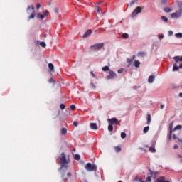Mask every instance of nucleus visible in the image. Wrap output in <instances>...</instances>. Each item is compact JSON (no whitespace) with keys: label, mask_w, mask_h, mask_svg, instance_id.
<instances>
[{"label":"nucleus","mask_w":182,"mask_h":182,"mask_svg":"<svg viewBox=\"0 0 182 182\" xmlns=\"http://www.w3.org/2000/svg\"><path fill=\"white\" fill-rule=\"evenodd\" d=\"M69 163H70V160L66 159V154L65 152H62L60 162V168H68V167H69Z\"/></svg>","instance_id":"f257e3e1"},{"label":"nucleus","mask_w":182,"mask_h":182,"mask_svg":"<svg viewBox=\"0 0 182 182\" xmlns=\"http://www.w3.org/2000/svg\"><path fill=\"white\" fill-rule=\"evenodd\" d=\"M173 60H175V63L173 64V71L177 72L178 69H182V63L179 64V66L177 65H178L179 62H182V57L175 56L173 57Z\"/></svg>","instance_id":"f03ea898"},{"label":"nucleus","mask_w":182,"mask_h":182,"mask_svg":"<svg viewBox=\"0 0 182 182\" xmlns=\"http://www.w3.org/2000/svg\"><path fill=\"white\" fill-rule=\"evenodd\" d=\"M105 46V43H95L90 46L91 50H93L94 52H96V50H100L102 48Z\"/></svg>","instance_id":"7ed1b4c3"},{"label":"nucleus","mask_w":182,"mask_h":182,"mask_svg":"<svg viewBox=\"0 0 182 182\" xmlns=\"http://www.w3.org/2000/svg\"><path fill=\"white\" fill-rule=\"evenodd\" d=\"M85 168L87 171H96V170H97V166H96V165H95V164H92L90 163H87L85 166Z\"/></svg>","instance_id":"20e7f679"},{"label":"nucleus","mask_w":182,"mask_h":182,"mask_svg":"<svg viewBox=\"0 0 182 182\" xmlns=\"http://www.w3.org/2000/svg\"><path fill=\"white\" fill-rule=\"evenodd\" d=\"M141 9H144V7H136L131 14L132 18H136V16H137V15L141 12Z\"/></svg>","instance_id":"39448f33"},{"label":"nucleus","mask_w":182,"mask_h":182,"mask_svg":"<svg viewBox=\"0 0 182 182\" xmlns=\"http://www.w3.org/2000/svg\"><path fill=\"white\" fill-rule=\"evenodd\" d=\"M29 9H32L33 12L31 13V16L28 17V19H33L36 15V14H35V7H33V5L31 6H28L27 8V12L28 11H29Z\"/></svg>","instance_id":"423d86ee"},{"label":"nucleus","mask_w":182,"mask_h":182,"mask_svg":"<svg viewBox=\"0 0 182 182\" xmlns=\"http://www.w3.org/2000/svg\"><path fill=\"white\" fill-rule=\"evenodd\" d=\"M107 122H109V124H119V119H117V118L108 119Z\"/></svg>","instance_id":"0eeeda50"},{"label":"nucleus","mask_w":182,"mask_h":182,"mask_svg":"<svg viewBox=\"0 0 182 182\" xmlns=\"http://www.w3.org/2000/svg\"><path fill=\"white\" fill-rule=\"evenodd\" d=\"M181 10H179L178 11H176V13H172L171 14V18H173V19L176 18H180V16H181Z\"/></svg>","instance_id":"6e6552de"},{"label":"nucleus","mask_w":182,"mask_h":182,"mask_svg":"<svg viewBox=\"0 0 182 182\" xmlns=\"http://www.w3.org/2000/svg\"><path fill=\"white\" fill-rule=\"evenodd\" d=\"M109 75L107 76V79H108V80L114 79V77H116V73H114V71L109 70Z\"/></svg>","instance_id":"1a4fd4ad"},{"label":"nucleus","mask_w":182,"mask_h":182,"mask_svg":"<svg viewBox=\"0 0 182 182\" xmlns=\"http://www.w3.org/2000/svg\"><path fill=\"white\" fill-rule=\"evenodd\" d=\"M89 35H92V30L88 29L87 30V32H85L83 35V38H87V36H89Z\"/></svg>","instance_id":"9d476101"},{"label":"nucleus","mask_w":182,"mask_h":182,"mask_svg":"<svg viewBox=\"0 0 182 182\" xmlns=\"http://www.w3.org/2000/svg\"><path fill=\"white\" fill-rule=\"evenodd\" d=\"M90 128L92 130H97V124L96 123H91L90 124Z\"/></svg>","instance_id":"9b49d317"},{"label":"nucleus","mask_w":182,"mask_h":182,"mask_svg":"<svg viewBox=\"0 0 182 182\" xmlns=\"http://www.w3.org/2000/svg\"><path fill=\"white\" fill-rule=\"evenodd\" d=\"M61 134L62 136H66V134H68V129H66V128H62Z\"/></svg>","instance_id":"f8f14e48"},{"label":"nucleus","mask_w":182,"mask_h":182,"mask_svg":"<svg viewBox=\"0 0 182 182\" xmlns=\"http://www.w3.org/2000/svg\"><path fill=\"white\" fill-rule=\"evenodd\" d=\"M137 56L140 58H144V56H146V53L143 51H140L137 53Z\"/></svg>","instance_id":"ddd939ff"},{"label":"nucleus","mask_w":182,"mask_h":182,"mask_svg":"<svg viewBox=\"0 0 182 182\" xmlns=\"http://www.w3.org/2000/svg\"><path fill=\"white\" fill-rule=\"evenodd\" d=\"M154 79H155L154 75H151V76L149 77V79H148L149 83H153V82H154Z\"/></svg>","instance_id":"4468645a"},{"label":"nucleus","mask_w":182,"mask_h":182,"mask_svg":"<svg viewBox=\"0 0 182 182\" xmlns=\"http://www.w3.org/2000/svg\"><path fill=\"white\" fill-rule=\"evenodd\" d=\"M149 171L150 176H157V174H159L158 172H154V171H151V169H150V168H149Z\"/></svg>","instance_id":"2eb2a0df"},{"label":"nucleus","mask_w":182,"mask_h":182,"mask_svg":"<svg viewBox=\"0 0 182 182\" xmlns=\"http://www.w3.org/2000/svg\"><path fill=\"white\" fill-rule=\"evenodd\" d=\"M174 124V122H171L169 124V132L173 133V126Z\"/></svg>","instance_id":"dca6fc26"},{"label":"nucleus","mask_w":182,"mask_h":182,"mask_svg":"<svg viewBox=\"0 0 182 182\" xmlns=\"http://www.w3.org/2000/svg\"><path fill=\"white\" fill-rule=\"evenodd\" d=\"M102 70H103V72H108V70H110V68H109V66L106 65L102 67Z\"/></svg>","instance_id":"f3484780"},{"label":"nucleus","mask_w":182,"mask_h":182,"mask_svg":"<svg viewBox=\"0 0 182 182\" xmlns=\"http://www.w3.org/2000/svg\"><path fill=\"white\" fill-rule=\"evenodd\" d=\"M114 150L117 153H120L122 151V148L120 146H114Z\"/></svg>","instance_id":"a211bd4d"},{"label":"nucleus","mask_w":182,"mask_h":182,"mask_svg":"<svg viewBox=\"0 0 182 182\" xmlns=\"http://www.w3.org/2000/svg\"><path fill=\"white\" fill-rule=\"evenodd\" d=\"M151 122V115L149 114L147 117V124H150Z\"/></svg>","instance_id":"6ab92c4d"},{"label":"nucleus","mask_w":182,"mask_h":182,"mask_svg":"<svg viewBox=\"0 0 182 182\" xmlns=\"http://www.w3.org/2000/svg\"><path fill=\"white\" fill-rule=\"evenodd\" d=\"M164 11L166 13L168 14L170 12H171V9L168 8V7H166L164 9Z\"/></svg>","instance_id":"aec40b11"},{"label":"nucleus","mask_w":182,"mask_h":182,"mask_svg":"<svg viewBox=\"0 0 182 182\" xmlns=\"http://www.w3.org/2000/svg\"><path fill=\"white\" fill-rule=\"evenodd\" d=\"M134 66H135V68H140V61L135 60Z\"/></svg>","instance_id":"412c9836"},{"label":"nucleus","mask_w":182,"mask_h":182,"mask_svg":"<svg viewBox=\"0 0 182 182\" xmlns=\"http://www.w3.org/2000/svg\"><path fill=\"white\" fill-rule=\"evenodd\" d=\"M48 68H49V69L50 70H54V69H55V66H53V64H52V63H48Z\"/></svg>","instance_id":"4be33fe9"},{"label":"nucleus","mask_w":182,"mask_h":182,"mask_svg":"<svg viewBox=\"0 0 182 182\" xmlns=\"http://www.w3.org/2000/svg\"><path fill=\"white\" fill-rule=\"evenodd\" d=\"M37 18H41V19H45V15L41 14V13L37 14Z\"/></svg>","instance_id":"5701e85b"},{"label":"nucleus","mask_w":182,"mask_h":182,"mask_svg":"<svg viewBox=\"0 0 182 182\" xmlns=\"http://www.w3.org/2000/svg\"><path fill=\"white\" fill-rule=\"evenodd\" d=\"M182 129V126L181 125H177L174 129H173V132H176V130H181Z\"/></svg>","instance_id":"b1692460"},{"label":"nucleus","mask_w":182,"mask_h":182,"mask_svg":"<svg viewBox=\"0 0 182 182\" xmlns=\"http://www.w3.org/2000/svg\"><path fill=\"white\" fill-rule=\"evenodd\" d=\"M149 151H151V153H156V148H154L153 146H150Z\"/></svg>","instance_id":"393cba45"},{"label":"nucleus","mask_w":182,"mask_h":182,"mask_svg":"<svg viewBox=\"0 0 182 182\" xmlns=\"http://www.w3.org/2000/svg\"><path fill=\"white\" fill-rule=\"evenodd\" d=\"M150 129V127L147 126L144 128V133H147Z\"/></svg>","instance_id":"a878e982"},{"label":"nucleus","mask_w":182,"mask_h":182,"mask_svg":"<svg viewBox=\"0 0 182 182\" xmlns=\"http://www.w3.org/2000/svg\"><path fill=\"white\" fill-rule=\"evenodd\" d=\"M122 38H123V39H127L129 38V34L127 33H123L122 35Z\"/></svg>","instance_id":"bb28decb"},{"label":"nucleus","mask_w":182,"mask_h":182,"mask_svg":"<svg viewBox=\"0 0 182 182\" xmlns=\"http://www.w3.org/2000/svg\"><path fill=\"white\" fill-rule=\"evenodd\" d=\"M60 108L61 109V110H65L66 109V106L65 105V104H60Z\"/></svg>","instance_id":"cd10ccee"},{"label":"nucleus","mask_w":182,"mask_h":182,"mask_svg":"<svg viewBox=\"0 0 182 182\" xmlns=\"http://www.w3.org/2000/svg\"><path fill=\"white\" fill-rule=\"evenodd\" d=\"M108 130H109V132H113V125L109 124L108 126Z\"/></svg>","instance_id":"c85d7f7f"},{"label":"nucleus","mask_w":182,"mask_h":182,"mask_svg":"<svg viewBox=\"0 0 182 182\" xmlns=\"http://www.w3.org/2000/svg\"><path fill=\"white\" fill-rule=\"evenodd\" d=\"M40 46L42 47V48H46V43L43 42V41H41L40 43Z\"/></svg>","instance_id":"c756f323"},{"label":"nucleus","mask_w":182,"mask_h":182,"mask_svg":"<svg viewBox=\"0 0 182 182\" xmlns=\"http://www.w3.org/2000/svg\"><path fill=\"white\" fill-rule=\"evenodd\" d=\"M75 160H80V154H75L74 156Z\"/></svg>","instance_id":"7c9ffc66"},{"label":"nucleus","mask_w":182,"mask_h":182,"mask_svg":"<svg viewBox=\"0 0 182 182\" xmlns=\"http://www.w3.org/2000/svg\"><path fill=\"white\" fill-rule=\"evenodd\" d=\"M161 19H163V21H164V22H168V18H167V17L165 16H162Z\"/></svg>","instance_id":"2f4dec72"},{"label":"nucleus","mask_w":182,"mask_h":182,"mask_svg":"<svg viewBox=\"0 0 182 182\" xmlns=\"http://www.w3.org/2000/svg\"><path fill=\"white\" fill-rule=\"evenodd\" d=\"M142 180L143 179L141 178V177H139V176L135 177V181H140V182H141Z\"/></svg>","instance_id":"473e14b6"},{"label":"nucleus","mask_w":182,"mask_h":182,"mask_svg":"<svg viewBox=\"0 0 182 182\" xmlns=\"http://www.w3.org/2000/svg\"><path fill=\"white\" fill-rule=\"evenodd\" d=\"M43 14L44 16H48V15H49V11L48 10H45L44 11H43Z\"/></svg>","instance_id":"72a5a7b5"},{"label":"nucleus","mask_w":182,"mask_h":182,"mask_svg":"<svg viewBox=\"0 0 182 182\" xmlns=\"http://www.w3.org/2000/svg\"><path fill=\"white\" fill-rule=\"evenodd\" d=\"M178 6L180 11H181V12H182V1H181L178 4Z\"/></svg>","instance_id":"f704fd0d"},{"label":"nucleus","mask_w":182,"mask_h":182,"mask_svg":"<svg viewBox=\"0 0 182 182\" xmlns=\"http://www.w3.org/2000/svg\"><path fill=\"white\" fill-rule=\"evenodd\" d=\"M127 136V134H126V132H122L121 133V137L122 139H124Z\"/></svg>","instance_id":"c9c22d12"},{"label":"nucleus","mask_w":182,"mask_h":182,"mask_svg":"<svg viewBox=\"0 0 182 182\" xmlns=\"http://www.w3.org/2000/svg\"><path fill=\"white\" fill-rule=\"evenodd\" d=\"M127 63H129V65H130L132 63V62H133V60L132 58H127Z\"/></svg>","instance_id":"e433bc0d"},{"label":"nucleus","mask_w":182,"mask_h":182,"mask_svg":"<svg viewBox=\"0 0 182 182\" xmlns=\"http://www.w3.org/2000/svg\"><path fill=\"white\" fill-rule=\"evenodd\" d=\"M176 38H182V33H176Z\"/></svg>","instance_id":"4c0bfd02"},{"label":"nucleus","mask_w":182,"mask_h":182,"mask_svg":"<svg viewBox=\"0 0 182 182\" xmlns=\"http://www.w3.org/2000/svg\"><path fill=\"white\" fill-rule=\"evenodd\" d=\"M146 181H147V182H151V176H148V177H146Z\"/></svg>","instance_id":"58836bf2"},{"label":"nucleus","mask_w":182,"mask_h":182,"mask_svg":"<svg viewBox=\"0 0 182 182\" xmlns=\"http://www.w3.org/2000/svg\"><path fill=\"white\" fill-rule=\"evenodd\" d=\"M70 109H71V110H75L76 109V106L75 105H71Z\"/></svg>","instance_id":"ea45409f"},{"label":"nucleus","mask_w":182,"mask_h":182,"mask_svg":"<svg viewBox=\"0 0 182 182\" xmlns=\"http://www.w3.org/2000/svg\"><path fill=\"white\" fill-rule=\"evenodd\" d=\"M124 71V68H120L119 70H117L118 73H123Z\"/></svg>","instance_id":"a19ab883"},{"label":"nucleus","mask_w":182,"mask_h":182,"mask_svg":"<svg viewBox=\"0 0 182 182\" xmlns=\"http://www.w3.org/2000/svg\"><path fill=\"white\" fill-rule=\"evenodd\" d=\"M55 80L53 79V78H50V80H49V83H55Z\"/></svg>","instance_id":"79ce46f5"},{"label":"nucleus","mask_w":182,"mask_h":182,"mask_svg":"<svg viewBox=\"0 0 182 182\" xmlns=\"http://www.w3.org/2000/svg\"><path fill=\"white\" fill-rule=\"evenodd\" d=\"M100 11H102V9H100V7L97 6V14H100Z\"/></svg>","instance_id":"37998d69"},{"label":"nucleus","mask_w":182,"mask_h":182,"mask_svg":"<svg viewBox=\"0 0 182 182\" xmlns=\"http://www.w3.org/2000/svg\"><path fill=\"white\" fill-rule=\"evenodd\" d=\"M134 4H136V1H134V0H132V1L130 2L129 5H130V6H132V5H134Z\"/></svg>","instance_id":"c03bdc74"},{"label":"nucleus","mask_w":182,"mask_h":182,"mask_svg":"<svg viewBox=\"0 0 182 182\" xmlns=\"http://www.w3.org/2000/svg\"><path fill=\"white\" fill-rule=\"evenodd\" d=\"M90 86H91V87H92V89H96V86L95 85V84L91 83V84H90Z\"/></svg>","instance_id":"a18cd8bd"},{"label":"nucleus","mask_w":182,"mask_h":182,"mask_svg":"<svg viewBox=\"0 0 182 182\" xmlns=\"http://www.w3.org/2000/svg\"><path fill=\"white\" fill-rule=\"evenodd\" d=\"M172 135H173V132H169L168 140H171Z\"/></svg>","instance_id":"49530a36"},{"label":"nucleus","mask_w":182,"mask_h":182,"mask_svg":"<svg viewBox=\"0 0 182 182\" xmlns=\"http://www.w3.org/2000/svg\"><path fill=\"white\" fill-rule=\"evenodd\" d=\"M77 122L76 121L73 122V126H75V127H77Z\"/></svg>","instance_id":"de8ad7c7"},{"label":"nucleus","mask_w":182,"mask_h":182,"mask_svg":"<svg viewBox=\"0 0 182 182\" xmlns=\"http://www.w3.org/2000/svg\"><path fill=\"white\" fill-rule=\"evenodd\" d=\"M67 177H68V178H70V177H72V173H67Z\"/></svg>","instance_id":"09e8293b"},{"label":"nucleus","mask_w":182,"mask_h":182,"mask_svg":"<svg viewBox=\"0 0 182 182\" xmlns=\"http://www.w3.org/2000/svg\"><path fill=\"white\" fill-rule=\"evenodd\" d=\"M172 137H173V139L174 140H177V139H178L176 134H173Z\"/></svg>","instance_id":"8fccbe9b"},{"label":"nucleus","mask_w":182,"mask_h":182,"mask_svg":"<svg viewBox=\"0 0 182 182\" xmlns=\"http://www.w3.org/2000/svg\"><path fill=\"white\" fill-rule=\"evenodd\" d=\"M54 11L55 12V14H58L59 13V10L58 9V8H55L54 9Z\"/></svg>","instance_id":"3c124183"},{"label":"nucleus","mask_w":182,"mask_h":182,"mask_svg":"<svg viewBox=\"0 0 182 182\" xmlns=\"http://www.w3.org/2000/svg\"><path fill=\"white\" fill-rule=\"evenodd\" d=\"M173 149H174L175 150L177 149H178V145L175 144V145L173 146Z\"/></svg>","instance_id":"603ef678"},{"label":"nucleus","mask_w":182,"mask_h":182,"mask_svg":"<svg viewBox=\"0 0 182 182\" xmlns=\"http://www.w3.org/2000/svg\"><path fill=\"white\" fill-rule=\"evenodd\" d=\"M91 75H92L93 77H96V75L93 73V71H91Z\"/></svg>","instance_id":"864d4df0"},{"label":"nucleus","mask_w":182,"mask_h":182,"mask_svg":"<svg viewBox=\"0 0 182 182\" xmlns=\"http://www.w3.org/2000/svg\"><path fill=\"white\" fill-rule=\"evenodd\" d=\"M36 8H37V9H39V8H41V4H37V5H36Z\"/></svg>","instance_id":"5fc2aeb1"},{"label":"nucleus","mask_w":182,"mask_h":182,"mask_svg":"<svg viewBox=\"0 0 182 182\" xmlns=\"http://www.w3.org/2000/svg\"><path fill=\"white\" fill-rule=\"evenodd\" d=\"M163 38H164V35L161 34L159 36V39H163Z\"/></svg>","instance_id":"6e6d98bb"},{"label":"nucleus","mask_w":182,"mask_h":182,"mask_svg":"<svg viewBox=\"0 0 182 182\" xmlns=\"http://www.w3.org/2000/svg\"><path fill=\"white\" fill-rule=\"evenodd\" d=\"M168 35H169V36H171V35H173V31H170L168 32Z\"/></svg>","instance_id":"4d7b16f0"},{"label":"nucleus","mask_w":182,"mask_h":182,"mask_svg":"<svg viewBox=\"0 0 182 182\" xmlns=\"http://www.w3.org/2000/svg\"><path fill=\"white\" fill-rule=\"evenodd\" d=\"M161 109H164V105H163V104L161 105Z\"/></svg>","instance_id":"13d9d810"},{"label":"nucleus","mask_w":182,"mask_h":182,"mask_svg":"<svg viewBox=\"0 0 182 182\" xmlns=\"http://www.w3.org/2000/svg\"><path fill=\"white\" fill-rule=\"evenodd\" d=\"M161 2L162 4H166V2H167V0H162Z\"/></svg>","instance_id":"bf43d9fd"},{"label":"nucleus","mask_w":182,"mask_h":182,"mask_svg":"<svg viewBox=\"0 0 182 182\" xmlns=\"http://www.w3.org/2000/svg\"><path fill=\"white\" fill-rule=\"evenodd\" d=\"M101 4H103V1H99V2L97 3V5H100Z\"/></svg>","instance_id":"052dcab7"},{"label":"nucleus","mask_w":182,"mask_h":182,"mask_svg":"<svg viewBox=\"0 0 182 182\" xmlns=\"http://www.w3.org/2000/svg\"><path fill=\"white\" fill-rule=\"evenodd\" d=\"M178 157L179 159H182L181 154H178Z\"/></svg>","instance_id":"680f3d73"},{"label":"nucleus","mask_w":182,"mask_h":182,"mask_svg":"<svg viewBox=\"0 0 182 182\" xmlns=\"http://www.w3.org/2000/svg\"><path fill=\"white\" fill-rule=\"evenodd\" d=\"M176 140H178L180 143H182V140L178 138Z\"/></svg>","instance_id":"e2e57ef3"},{"label":"nucleus","mask_w":182,"mask_h":182,"mask_svg":"<svg viewBox=\"0 0 182 182\" xmlns=\"http://www.w3.org/2000/svg\"><path fill=\"white\" fill-rule=\"evenodd\" d=\"M134 59H136V55H133V56H132V60H134Z\"/></svg>","instance_id":"0e129e2a"},{"label":"nucleus","mask_w":182,"mask_h":182,"mask_svg":"<svg viewBox=\"0 0 182 182\" xmlns=\"http://www.w3.org/2000/svg\"><path fill=\"white\" fill-rule=\"evenodd\" d=\"M63 181H65V182L68 181V178H63Z\"/></svg>","instance_id":"69168bd1"},{"label":"nucleus","mask_w":182,"mask_h":182,"mask_svg":"<svg viewBox=\"0 0 182 182\" xmlns=\"http://www.w3.org/2000/svg\"><path fill=\"white\" fill-rule=\"evenodd\" d=\"M179 97H182V92L179 93Z\"/></svg>","instance_id":"338daca9"},{"label":"nucleus","mask_w":182,"mask_h":182,"mask_svg":"<svg viewBox=\"0 0 182 182\" xmlns=\"http://www.w3.org/2000/svg\"><path fill=\"white\" fill-rule=\"evenodd\" d=\"M118 182H122V181H118Z\"/></svg>","instance_id":"774afa93"}]
</instances>
